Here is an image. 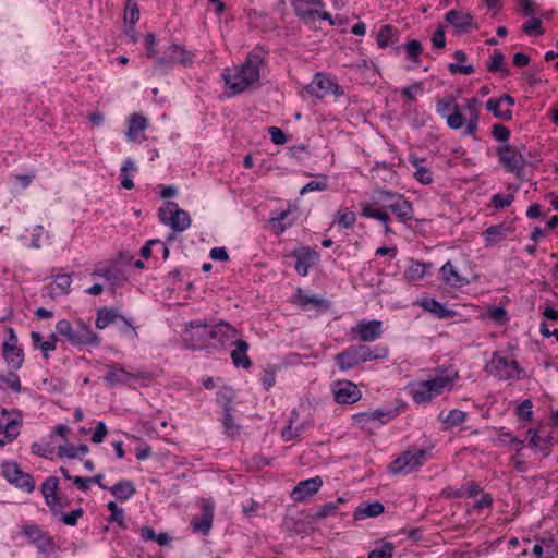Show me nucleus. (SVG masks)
<instances>
[{
  "label": "nucleus",
  "mask_w": 558,
  "mask_h": 558,
  "mask_svg": "<svg viewBox=\"0 0 558 558\" xmlns=\"http://www.w3.org/2000/svg\"><path fill=\"white\" fill-rule=\"evenodd\" d=\"M426 453L425 449L407 450L389 464V472L392 474L409 473L423 464Z\"/></svg>",
  "instance_id": "7"
},
{
  "label": "nucleus",
  "mask_w": 558,
  "mask_h": 558,
  "mask_svg": "<svg viewBox=\"0 0 558 558\" xmlns=\"http://www.w3.org/2000/svg\"><path fill=\"white\" fill-rule=\"evenodd\" d=\"M513 199V194H495L492 197V203L496 209H501L511 205Z\"/></svg>",
  "instance_id": "60"
},
{
  "label": "nucleus",
  "mask_w": 558,
  "mask_h": 558,
  "mask_svg": "<svg viewBox=\"0 0 558 558\" xmlns=\"http://www.w3.org/2000/svg\"><path fill=\"white\" fill-rule=\"evenodd\" d=\"M447 124L450 129L458 130L462 128L466 121L465 117L460 112L459 108L453 110L452 113L446 118Z\"/></svg>",
  "instance_id": "54"
},
{
  "label": "nucleus",
  "mask_w": 558,
  "mask_h": 558,
  "mask_svg": "<svg viewBox=\"0 0 558 558\" xmlns=\"http://www.w3.org/2000/svg\"><path fill=\"white\" fill-rule=\"evenodd\" d=\"M22 420L19 413L0 412V433L5 435L8 441H13L20 434Z\"/></svg>",
  "instance_id": "17"
},
{
  "label": "nucleus",
  "mask_w": 558,
  "mask_h": 558,
  "mask_svg": "<svg viewBox=\"0 0 558 558\" xmlns=\"http://www.w3.org/2000/svg\"><path fill=\"white\" fill-rule=\"evenodd\" d=\"M404 50L407 53V58L415 62L422 54L423 48L422 44L418 40L413 39L404 45Z\"/></svg>",
  "instance_id": "53"
},
{
  "label": "nucleus",
  "mask_w": 558,
  "mask_h": 558,
  "mask_svg": "<svg viewBox=\"0 0 558 558\" xmlns=\"http://www.w3.org/2000/svg\"><path fill=\"white\" fill-rule=\"evenodd\" d=\"M532 407V401L524 399L517 408V415L524 421H531L533 416Z\"/></svg>",
  "instance_id": "55"
},
{
  "label": "nucleus",
  "mask_w": 558,
  "mask_h": 558,
  "mask_svg": "<svg viewBox=\"0 0 558 558\" xmlns=\"http://www.w3.org/2000/svg\"><path fill=\"white\" fill-rule=\"evenodd\" d=\"M453 58L458 62H464L466 60V54L462 50H456L453 53ZM448 71L451 74H463V75H470L474 73L475 69L472 64H465L462 65L460 63H449L448 64Z\"/></svg>",
  "instance_id": "35"
},
{
  "label": "nucleus",
  "mask_w": 558,
  "mask_h": 558,
  "mask_svg": "<svg viewBox=\"0 0 558 558\" xmlns=\"http://www.w3.org/2000/svg\"><path fill=\"white\" fill-rule=\"evenodd\" d=\"M432 45L435 49L439 50L446 46L445 26L438 25L430 38Z\"/></svg>",
  "instance_id": "59"
},
{
  "label": "nucleus",
  "mask_w": 558,
  "mask_h": 558,
  "mask_svg": "<svg viewBox=\"0 0 558 558\" xmlns=\"http://www.w3.org/2000/svg\"><path fill=\"white\" fill-rule=\"evenodd\" d=\"M222 425L225 433L234 438L240 433V426L235 423L231 412H223Z\"/></svg>",
  "instance_id": "50"
},
{
  "label": "nucleus",
  "mask_w": 558,
  "mask_h": 558,
  "mask_svg": "<svg viewBox=\"0 0 558 558\" xmlns=\"http://www.w3.org/2000/svg\"><path fill=\"white\" fill-rule=\"evenodd\" d=\"M327 189V180L326 177H323L322 181H311L307 184H305L301 191L300 194L304 195L308 192L313 191H325Z\"/></svg>",
  "instance_id": "62"
},
{
  "label": "nucleus",
  "mask_w": 558,
  "mask_h": 558,
  "mask_svg": "<svg viewBox=\"0 0 558 558\" xmlns=\"http://www.w3.org/2000/svg\"><path fill=\"white\" fill-rule=\"evenodd\" d=\"M458 377L456 371L436 369V375L424 381H420L412 389L413 400L416 403L430 401L445 391H450L453 387L454 378Z\"/></svg>",
  "instance_id": "2"
},
{
  "label": "nucleus",
  "mask_w": 558,
  "mask_h": 558,
  "mask_svg": "<svg viewBox=\"0 0 558 558\" xmlns=\"http://www.w3.org/2000/svg\"><path fill=\"white\" fill-rule=\"evenodd\" d=\"M3 359L12 369H20L24 362V351L19 345L9 347L8 343H2Z\"/></svg>",
  "instance_id": "28"
},
{
  "label": "nucleus",
  "mask_w": 558,
  "mask_h": 558,
  "mask_svg": "<svg viewBox=\"0 0 558 558\" xmlns=\"http://www.w3.org/2000/svg\"><path fill=\"white\" fill-rule=\"evenodd\" d=\"M84 511L82 508L74 509L70 513H63L60 515V521L69 526L77 525L78 519L82 518Z\"/></svg>",
  "instance_id": "58"
},
{
  "label": "nucleus",
  "mask_w": 558,
  "mask_h": 558,
  "mask_svg": "<svg viewBox=\"0 0 558 558\" xmlns=\"http://www.w3.org/2000/svg\"><path fill=\"white\" fill-rule=\"evenodd\" d=\"M92 276L100 277V278H104L105 280H107L110 283L111 291L113 293L116 292V289L118 287L123 286L128 280V277L125 276V274L122 270H120L116 265L110 266V267L98 266L94 269V271L92 272Z\"/></svg>",
  "instance_id": "18"
},
{
  "label": "nucleus",
  "mask_w": 558,
  "mask_h": 558,
  "mask_svg": "<svg viewBox=\"0 0 558 558\" xmlns=\"http://www.w3.org/2000/svg\"><path fill=\"white\" fill-rule=\"evenodd\" d=\"M108 490H110L119 500H128L136 493L135 485L130 480H121L113 486L109 487Z\"/></svg>",
  "instance_id": "33"
},
{
  "label": "nucleus",
  "mask_w": 558,
  "mask_h": 558,
  "mask_svg": "<svg viewBox=\"0 0 558 558\" xmlns=\"http://www.w3.org/2000/svg\"><path fill=\"white\" fill-rule=\"evenodd\" d=\"M268 133L276 145H283L288 141L286 133L280 128L270 126Z\"/></svg>",
  "instance_id": "64"
},
{
  "label": "nucleus",
  "mask_w": 558,
  "mask_h": 558,
  "mask_svg": "<svg viewBox=\"0 0 558 558\" xmlns=\"http://www.w3.org/2000/svg\"><path fill=\"white\" fill-rule=\"evenodd\" d=\"M362 216L379 220L380 222H383L386 233L392 232L389 226L390 216L386 211H383L380 209H374L371 207V205L363 204Z\"/></svg>",
  "instance_id": "38"
},
{
  "label": "nucleus",
  "mask_w": 558,
  "mask_h": 558,
  "mask_svg": "<svg viewBox=\"0 0 558 558\" xmlns=\"http://www.w3.org/2000/svg\"><path fill=\"white\" fill-rule=\"evenodd\" d=\"M385 510V507L381 502L375 501L365 507H357L354 511V520H364L365 518H375L381 514Z\"/></svg>",
  "instance_id": "37"
},
{
  "label": "nucleus",
  "mask_w": 558,
  "mask_h": 558,
  "mask_svg": "<svg viewBox=\"0 0 558 558\" xmlns=\"http://www.w3.org/2000/svg\"><path fill=\"white\" fill-rule=\"evenodd\" d=\"M523 32L529 36H539L544 34V28L542 27V21L537 17H531L527 20L523 26Z\"/></svg>",
  "instance_id": "49"
},
{
  "label": "nucleus",
  "mask_w": 558,
  "mask_h": 558,
  "mask_svg": "<svg viewBox=\"0 0 558 558\" xmlns=\"http://www.w3.org/2000/svg\"><path fill=\"white\" fill-rule=\"evenodd\" d=\"M492 134L498 142H507L510 137V130L504 124H494Z\"/></svg>",
  "instance_id": "61"
},
{
  "label": "nucleus",
  "mask_w": 558,
  "mask_h": 558,
  "mask_svg": "<svg viewBox=\"0 0 558 558\" xmlns=\"http://www.w3.org/2000/svg\"><path fill=\"white\" fill-rule=\"evenodd\" d=\"M57 332L63 336L70 344L74 347H98L100 344V337L94 332L90 327L83 329H74L68 319H61L56 325Z\"/></svg>",
  "instance_id": "6"
},
{
  "label": "nucleus",
  "mask_w": 558,
  "mask_h": 558,
  "mask_svg": "<svg viewBox=\"0 0 558 558\" xmlns=\"http://www.w3.org/2000/svg\"><path fill=\"white\" fill-rule=\"evenodd\" d=\"M432 267L430 263L424 262H413L404 271V275L408 279L417 280L422 279L427 269Z\"/></svg>",
  "instance_id": "41"
},
{
  "label": "nucleus",
  "mask_w": 558,
  "mask_h": 558,
  "mask_svg": "<svg viewBox=\"0 0 558 558\" xmlns=\"http://www.w3.org/2000/svg\"><path fill=\"white\" fill-rule=\"evenodd\" d=\"M445 21L452 25L457 33H469L473 26V16L470 12L462 10H450L445 15Z\"/></svg>",
  "instance_id": "20"
},
{
  "label": "nucleus",
  "mask_w": 558,
  "mask_h": 558,
  "mask_svg": "<svg viewBox=\"0 0 558 558\" xmlns=\"http://www.w3.org/2000/svg\"><path fill=\"white\" fill-rule=\"evenodd\" d=\"M107 508L110 511L109 521L117 522L120 526L125 527L124 510L118 507V505L114 501L108 502Z\"/></svg>",
  "instance_id": "51"
},
{
  "label": "nucleus",
  "mask_w": 558,
  "mask_h": 558,
  "mask_svg": "<svg viewBox=\"0 0 558 558\" xmlns=\"http://www.w3.org/2000/svg\"><path fill=\"white\" fill-rule=\"evenodd\" d=\"M512 232L513 229L506 223L488 227L483 233L486 246L496 245L497 243L505 240Z\"/></svg>",
  "instance_id": "26"
},
{
  "label": "nucleus",
  "mask_w": 558,
  "mask_h": 558,
  "mask_svg": "<svg viewBox=\"0 0 558 558\" xmlns=\"http://www.w3.org/2000/svg\"><path fill=\"white\" fill-rule=\"evenodd\" d=\"M418 304L427 312L434 314L437 318H452L456 315L453 310L447 308L442 303L434 298H424Z\"/></svg>",
  "instance_id": "27"
},
{
  "label": "nucleus",
  "mask_w": 558,
  "mask_h": 558,
  "mask_svg": "<svg viewBox=\"0 0 558 558\" xmlns=\"http://www.w3.org/2000/svg\"><path fill=\"white\" fill-rule=\"evenodd\" d=\"M58 485L59 480L56 476H49L45 480V482L41 484L40 490L45 498L46 504L50 501V498H56L58 496Z\"/></svg>",
  "instance_id": "43"
},
{
  "label": "nucleus",
  "mask_w": 558,
  "mask_h": 558,
  "mask_svg": "<svg viewBox=\"0 0 558 558\" xmlns=\"http://www.w3.org/2000/svg\"><path fill=\"white\" fill-rule=\"evenodd\" d=\"M292 255L296 259L294 268L300 276H306L308 274L310 267L318 256L315 251H312L308 247L295 250L293 251Z\"/></svg>",
  "instance_id": "23"
},
{
  "label": "nucleus",
  "mask_w": 558,
  "mask_h": 558,
  "mask_svg": "<svg viewBox=\"0 0 558 558\" xmlns=\"http://www.w3.org/2000/svg\"><path fill=\"white\" fill-rule=\"evenodd\" d=\"M132 379V375L124 371L120 366H110L107 375L105 376V381L109 387H114L117 385H125Z\"/></svg>",
  "instance_id": "32"
},
{
  "label": "nucleus",
  "mask_w": 558,
  "mask_h": 558,
  "mask_svg": "<svg viewBox=\"0 0 558 558\" xmlns=\"http://www.w3.org/2000/svg\"><path fill=\"white\" fill-rule=\"evenodd\" d=\"M148 126L147 119L141 113H132L129 118V126L126 136L131 141H135L141 131L146 130Z\"/></svg>",
  "instance_id": "34"
},
{
  "label": "nucleus",
  "mask_w": 558,
  "mask_h": 558,
  "mask_svg": "<svg viewBox=\"0 0 558 558\" xmlns=\"http://www.w3.org/2000/svg\"><path fill=\"white\" fill-rule=\"evenodd\" d=\"M486 69L488 72H499L502 77L509 75V69L505 63V56L499 50H495L490 57V61L487 63Z\"/></svg>",
  "instance_id": "39"
},
{
  "label": "nucleus",
  "mask_w": 558,
  "mask_h": 558,
  "mask_svg": "<svg viewBox=\"0 0 558 558\" xmlns=\"http://www.w3.org/2000/svg\"><path fill=\"white\" fill-rule=\"evenodd\" d=\"M492 373L501 380L519 379L522 368L515 360H508L496 353L490 362Z\"/></svg>",
  "instance_id": "11"
},
{
  "label": "nucleus",
  "mask_w": 558,
  "mask_h": 558,
  "mask_svg": "<svg viewBox=\"0 0 558 558\" xmlns=\"http://www.w3.org/2000/svg\"><path fill=\"white\" fill-rule=\"evenodd\" d=\"M388 353V349L384 347L372 349L366 344H354L338 353L335 361L341 371H348L366 361L386 359Z\"/></svg>",
  "instance_id": "3"
},
{
  "label": "nucleus",
  "mask_w": 558,
  "mask_h": 558,
  "mask_svg": "<svg viewBox=\"0 0 558 558\" xmlns=\"http://www.w3.org/2000/svg\"><path fill=\"white\" fill-rule=\"evenodd\" d=\"M335 221L341 227V228H344V229H349L351 228L355 221H356V216L355 214L350 210L349 208L347 207H342L340 208L337 214H336V217H335Z\"/></svg>",
  "instance_id": "44"
},
{
  "label": "nucleus",
  "mask_w": 558,
  "mask_h": 558,
  "mask_svg": "<svg viewBox=\"0 0 558 558\" xmlns=\"http://www.w3.org/2000/svg\"><path fill=\"white\" fill-rule=\"evenodd\" d=\"M497 155L501 166L510 173L520 178L523 167L526 165L525 157L512 145L506 144L497 148Z\"/></svg>",
  "instance_id": "8"
},
{
  "label": "nucleus",
  "mask_w": 558,
  "mask_h": 558,
  "mask_svg": "<svg viewBox=\"0 0 558 558\" xmlns=\"http://www.w3.org/2000/svg\"><path fill=\"white\" fill-rule=\"evenodd\" d=\"M118 318H121L129 327H132L129 322L119 314V311L113 307H101L97 312L96 327L104 329L110 324L114 323Z\"/></svg>",
  "instance_id": "29"
},
{
  "label": "nucleus",
  "mask_w": 558,
  "mask_h": 558,
  "mask_svg": "<svg viewBox=\"0 0 558 558\" xmlns=\"http://www.w3.org/2000/svg\"><path fill=\"white\" fill-rule=\"evenodd\" d=\"M11 388L15 392L21 391L20 377L15 373L0 375V389Z\"/></svg>",
  "instance_id": "47"
},
{
  "label": "nucleus",
  "mask_w": 558,
  "mask_h": 558,
  "mask_svg": "<svg viewBox=\"0 0 558 558\" xmlns=\"http://www.w3.org/2000/svg\"><path fill=\"white\" fill-rule=\"evenodd\" d=\"M306 90L311 96L319 99L325 98L328 95H343L339 84L323 73L315 74L313 81L307 85Z\"/></svg>",
  "instance_id": "10"
},
{
  "label": "nucleus",
  "mask_w": 558,
  "mask_h": 558,
  "mask_svg": "<svg viewBox=\"0 0 558 558\" xmlns=\"http://www.w3.org/2000/svg\"><path fill=\"white\" fill-rule=\"evenodd\" d=\"M372 175L374 179L381 180L383 182H388L392 181L396 178L397 173L390 167L383 165L373 168Z\"/></svg>",
  "instance_id": "48"
},
{
  "label": "nucleus",
  "mask_w": 558,
  "mask_h": 558,
  "mask_svg": "<svg viewBox=\"0 0 558 558\" xmlns=\"http://www.w3.org/2000/svg\"><path fill=\"white\" fill-rule=\"evenodd\" d=\"M23 533L27 536L31 543L37 547L39 553L44 554L50 549H54L56 543L53 537L38 525H26Z\"/></svg>",
  "instance_id": "15"
},
{
  "label": "nucleus",
  "mask_w": 558,
  "mask_h": 558,
  "mask_svg": "<svg viewBox=\"0 0 558 558\" xmlns=\"http://www.w3.org/2000/svg\"><path fill=\"white\" fill-rule=\"evenodd\" d=\"M191 61V58L187 51L184 50L183 47L179 45H170L163 52L162 57H160L157 61L156 70L159 73H162L161 66H171L174 63H181L185 65Z\"/></svg>",
  "instance_id": "16"
},
{
  "label": "nucleus",
  "mask_w": 558,
  "mask_h": 558,
  "mask_svg": "<svg viewBox=\"0 0 558 558\" xmlns=\"http://www.w3.org/2000/svg\"><path fill=\"white\" fill-rule=\"evenodd\" d=\"M220 331L221 327L210 326L201 322H191L184 331V347L192 351L209 348L208 341L216 339Z\"/></svg>",
  "instance_id": "5"
},
{
  "label": "nucleus",
  "mask_w": 558,
  "mask_h": 558,
  "mask_svg": "<svg viewBox=\"0 0 558 558\" xmlns=\"http://www.w3.org/2000/svg\"><path fill=\"white\" fill-rule=\"evenodd\" d=\"M233 399H234V391L232 388L229 387H222L217 392V402L220 404L223 409V412H232L233 411Z\"/></svg>",
  "instance_id": "42"
},
{
  "label": "nucleus",
  "mask_w": 558,
  "mask_h": 558,
  "mask_svg": "<svg viewBox=\"0 0 558 558\" xmlns=\"http://www.w3.org/2000/svg\"><path fill=\"white\" fill-rule=\"evenodd\" d=\"M501 106L502 104L500 102V100H498V98H490L486 102L487 111L492 112L495 118L500 119L502 121L512 120V110H501Z\"/></svg>",
  "instance_id": "40"
},
{
  "label": "nucleus",
  "mask_w": 558,
  "mask_h": 558,
  "mask_svg": "<svg viewBox=\"0 0 558 558\" xmlns=\"http://www.w3.org/2000/svg\"><path fill=\"white\" fill-rule=\"evenodd\" d=\"M383 324L380 320L361 322L353 329L362 342H372L378 339L383 333Z\"/></svg>",
  "instance_id": "22"
},
{
  "label": "nucleus",
  "mask_w": 558,
  "mask_h": 558,
  "mask_svg": "<svg viewBox=\"0 0 558 558\" xmlns=\"http://www.w3.org/2000/svg\"><path fill=\"white\" fill-rule=\"evenodd\" d=\"M263 62L264 58L256 50H253L247 54L241 66L225 69L221 76L229 88L228 97L241 94L257 84Z\"/></svg>",
  "instance_id": "1"
},
{
  "label": "nucleus",
  "mask_w": 558,
  "mask_h": 558,
  "mask_svg": "<svg viewBox=\"0 0 558 558\" xmlns=\"http://www.w3.org/2000/svg\"><path fill=\"white\" fill-rule=\"evenodd\" d=\"M457 108H459V105L457 104L453 96L444 97L439 99L436 105L437 112L444 118H447V116L450 114L449 112L456 110Z\"/></svg>",
  "instance_id": "45"
},
{
  "label": "nucleus",
  "mask_w": 558,
  "mask_h": 558,
  "mask_svg": "<svg viewBox=\"0 0 558 558\" xmlns=\"http://www.w3.org/2000/svg\"><path fill=\"white\" fill-rule=\"evenodd\" d=\"M50 512L54 517L63 514V510L69 506L68 497L58 495L56 498H50V501L46 504Z\"/></svg>",
  "instance_id": "46"
},
{
  "label": "nucleus",
  "mask_w": 558,
  "mask_h": 558,
  "mask_svg": "<svg viewBox=\"0 0 558 558\" xmlns=\"http://www.w3.org/2000/svg\"><path fill=\"white\" fill-rule=\"evenodd\" d=\"M393 545L385 543L380 548H375L369 551L367 558H392Z\"/></svg>",
  "instance_id": "57"
},
{
  "label": "nucleus",
  "mask_w": 558,
  "mask_h": 558,
  "mask_svg": "<svg viewBox=\"0 0 558 558\" xmlns=\"http://www.w3.org/2000/svg\"><path fill=\"white\" fill-rule=\"evenodd\" d=\"M215 327H221V331L216 336L217 342L221 348H226L229 344H232L233 339L235 338L238 330L226 322H220L215 325Z\"/></svg>",
  "instance_id": "36"
},
{
  "label": "nucleus",
  "mask_w": 558,
  "mask_h": 558,
  "mask_svg": "<svg viewBox=\"0 0 558 558\" xmlns=\"http://www.w3.org/2000/svg\"><path fill=\"white\" fill-rule=\"evenodd\" d=\"M2 474L8 482L15 485L17 488L27 493L34 492V477L29 473L24 472L16 462H5L2 465Z\"/></svg>",
  "instance_id": "9"
},
{
  "label": "nucleus",
  "mask_w": 558,
  "mask_h": 558,
  "mask_svg": "<svg viewBox=\"0 0 558 558\" xmlns=\"http://www.w3.org/2000/svg\"><path fill=\"white\" fill-rule=\"evenodd\" d=\"M323 485V480L320 476H315L305 481H301L293 488L291 493V498L294 501H303L306 498L313 496Z\"/></svg>",
  "instance_id": "19"
},
{
  "label": "nucleus",
  "mask_w": 558,
  "mask_h": 558,
  "mask_svg": "<svg viewBox=\"0 0 558 558\" xmlns=\"http://www.w3.org/2000/svg\"><path fill=\"white\" fill-rule=\"evenodd\" d=\"M399 40V31L393 26L383 25L376 35L377 46L381 49L396 44Z\"/></svg>",
  "instance_id": "31"
},
{
  "label": "nucleus",
  "mask_w": 558,
  "mask_h": 558,
  "mask_svg": "<svg viewBox=\"0 0 558 558\" xmlns=\"http://www.w3.org/2000/svg\"><path fill=\"white\" fill-rule=\"evenodd\" d=\"M441 279L452 288H462L469 284V280L462 277L450 260L446 262L440 268Z\"/></svg>",
  "instance_id": "24"
},
{
  "label": "nucleus",
  "mask_w": 558,
  "mask_h": 558,
  "mask_svg": "<svg viewBox=\"0 0 558 558\" xmlns=\"http://www.w3.org/2000/svg\"><path fill=\"white\" fill-rule=\"evenodd\" d=\"M374 202L380 204L383 208L390 209L401 221L413 218L412 203L398 192L377 187L374 190Z\"/></svg>",
  "instance_id": "4"
},
{
  "label": "nucleus",
  "mask_w": 558,
  "mask_h": 558,
  "mask_svg": "<svg viewBox=\"0 0 558 558\" xmlns=\"http://www.w3.org/2000/svg\"><path fill=\"white\" fill-rule=\"evenodd\" d=\"M234 349L231 352L232 363L236 367L250 368L252 365L251 359L247 356L248 343L245 340L236 339L234 342Z\"/></svg>",
  "instance_id": "25"
},
{
  "label": "nucleus",
  "mask_w": 558,
  "mask_h": 558,
  "mask_svg": "<svg viewBox=\"0 0 558 558\" xmlns=\"http://www.w3.org/2000/svg\"><path fill=\"white\" fill-rule=\"evenodd\" d=\"M170 210H172L171 216L167 217L168 226L174 232H183L191 226V218L186 210L181 209L175 202H169Z\"/></svg>",
  "instance_id": "21"
},
{
  "label": "nucleus",
  "mask_w": 558,
  "mask_h": 558,
  "mask_svg": "<svg viewBox=\"0 0 558 558\" xmlns=\"http://www.w3.org/2000/svg\"><path fill=\"white\" fill-rule=\"evenodd\" d=\"M54 283H56L57 289H59L62 294L69 293L70 287L72 283L71 275H69V274L56 275Z\"/></svg>",
  "instance_id": "56"
},
{
  "label": "nucleus",
  "mask_w": 558,
  "mask_h": 558,
  "mask_svg": "<svg viewBox=\"0 0 558 558\" xmlns=\"http://www.w3.org/2000/svg\"><path fill=\"white\" fill-rule=\"evenodd\" d=\"M202 513L199 518H194L191 521V525L194 532L207 535L213 526L215 504L211 499H201Z\"/></svg>",
  "instance_id": "12"
},
{
  "label": "nucleus",
  "mask_w": 558,
  "mask_h": 558,
  "mask_svg": "<svg viewBox=\"0 0 558 558\" xmlns=\"http://www.w3.org/2000/svg\"><path fill=\"white\" fill-rule=\"evenodd\" d=\"M409 161L414 168V178L422 184H430L433 182V172L429 168L423 166L424 160L416 155L411 154Z\"/></svg>",
  "instance_id": "30"
},
{
  "label": "nucleus",
  "mask_w": 558,
  "mask_h": 558,
  "mask_svg": "<svg viewBox=\"0 0 558 558\" xmlns=\"http://www.w3.org/2000/svg\"><path fill=\"white\" fill-rule=\"evenodd\" d=\"M295 15L305 24H312L317 20L319 8H324L322 0H290Z\"/></svg>",
  "instance_id": "13"
},
{
  "label": "nucleus",
  "mask_w": 558,
  "mask_h": 558,
  "mask_svg": "<svg viewBox=\"0 0 558 558\" xmlns=\"http://www.w3.org/2000/svg\"><path fill=\"white\" fill-rule=\"evenodd\" d=\"M125 19H129V21L132 24H135L136 21L140 19V9L136 2L133 0H129L125 7Z\"/></svg>",
  "instance_id": "63"
},
{
  "label": "nucleus",
  "mask_w": 558,
  "mask_h": 558,
  "mask_svg": "<svg viewBox=\"0 0 558 558\" xmlns=\"http://www.w3.org/2000/svg\"><path fill=\"white\" fill-rule=\"evenodd\" d=\"M335 401L339 404H353L361 399L357 386L349 380L337 381L332 386Z\"/></svg>",
  "instance_id": "14"
},
{
  "label": "nucleus",
  "mask_w": 558,
  "mask_h": 558,
  "mask_svg": "<svg viewBox=\"0 0 558 558\" xmlns=\"http://www.w3.org/2000/svg\"><path fill=\"white\" fill-rule=\"evenodd\" d=\"M466 413L462 410L453 409L444 418V422L450 426H460L466 420Z\"/></svg>",
  "instance_id": "52"
}]
</instances>
